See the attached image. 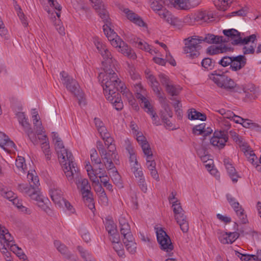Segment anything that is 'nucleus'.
I'll list each match as a JSON object with an SVG mask.
<instances>
[{
    "mask_svg": "<svg viewBox=\"0 0 261 261\" xmlns=\"http://www.w3.org/2000/svg\"><path fill=\"white\" fill-rule=\"evenodd\" d=\"M103 69L105 73H100L99 77L103 78L101 84L104 94L113 107L116 110L120 111L123 109V105L119 92L124 95L127 89L115 72L114 69H116L115 66L114 67L106 66Z\"/></svg>",
    "mask_w": 261,
    "mask_h": 261,
    "instance_id": "f257e3e1",
    "label": "nucleus"
},
{
    "mask_svg": "<svg viewBox=\"0 0 261 261\" xmlns=\"http://www.w3.org/2000/svg\"><path fill=\"white\" fill-rule=\"evenodd\" d=\"M184 41V52L188 54V57L192 59L197 58L200 55L199 50L201 48L200 44L203 42L209 44H218L226 42L222 36L212 34H207L204 37L193 36L185 39Z\"/></svg>",
    "mask_w": 261,
    "mask_h": 261,
    "instance_id": "f03ea898",
    "label": "nucleus"
},
{
    "mask_svg": "<svg viewBox=\"0 0 261 261\" xmlns=\"http://www.w3.org/2000/svg\"><path fill=\"white\" fill-rule=\"evenodd\" d=\"M57 153L68 180H72L73 177L77 178V167L74 163V158L72 153L66 148H63Z\"/></svg>",
    "mask_w": 261,
    "mask_h": 261,
    "instance_id": "7ed1b4c3",
    "label": "nucleus"
},
{
    "mask_svg": "<svg viewBox=\"0 0 261 261\" xmlns=\"http://www.w3.org/2000/svg\"><path fill=\"white\" fill-rule=\"evenodd\" d=\"M220 72V71H214L210 76V79L219 87L224 89L234 96L236 92H238V90H241L239 85L236 84L233 80L225 75L223 72Z\"/></svg>",
    "mask_w": 261,
    "mask_h": 261,
    "instance_id": "20e7f679",
    "label": "nucleus"
},
{
    "mask_svg": "<svg viewBox=\"0 0 261 261\" xmlns=\"http://www.w3.org/2000/svg\"><path fill=\"white\" fill-rule=\"evenodd\" d=\"M241 90L236 92L234 96L238 99H242L244 102L255 100L259 95V88L252 83L245 85H239Z\"/></svg>",
    "mask_w": 261,
    "mask_h": 261,
    "instance_id": "39448f33",
    "label": "nucleus"
},
{
    "mask_svg": "<svg viewBox=\"0 0 261 261\" xmlns=\"http://www.w3.org/2000/svg\"><path fill=\"white\" fill-rule=\"evenodd\" d=\"M61 81L66 89L77 98L79 105H81L83 101L84 94L80 89L79 84L67 73L62 71L60 73Z\"/></svg>",
    "mask_w": 261,
    "mask_h": 261,
    "instance_id": "423d86ee",
    "label": "nucleus"
},
{
    "mask_svg": "<svg viewBox=\"0 0 261 261\" xmlns=\"http://www.w3.org/2000/svg\"><path fill=\"white\" fill-rule=\"evenodd\" d=\"M105 144L107 146V150H105L103 153L100 154V156L104 161L106 168L108 170L113 169L115 167L113 161L116 164L119 162L115 144L114 142H112L111 144L105 143Z\"/></svg>",
    "mask_w": 261,
    "mask_h": 261,
    "instance_id": "0eeeda50",
    "label": "nucleus"
},
{
    "mask_svg": "<svg viewBox=\"0 0 261 261\" xmlns=\"http://www.w3.org/2000/svg\"><path fill=\"white\" fill-rule=\"evenodd\" d=\"M223 33L224 35L230 37L232 39L231 43L234 45H245L248 44L249 42L253 43L256 39L255 34L243 38L244 34L241 33L233 29L224 30Z\"/></svg>",
    "mask_w": 261,
    "mask_h": 261,
    "instance_id": "6e6552de",
    "label": "nucleus"
},
{
    "mask_svg": "<svg viewBox=\"0 0 261 261\" xmlns=\"http://www.w3.org/2000/svg\"><path fill=\"white\" fill-rule=\"evenodd\" d=\"M94 43L99 53L103 57V61L102 62L103 68L106 66L114 67L116 64V61L113 58L111 52L105 44L102 43L97 38H94Z\"/></svg>",
    "mask_w": 261,
    "mask_h": 261,
    "instance_id": "1a4fd4ad",
    "label": "nucleus"
},
{
    "mask_svg": "<svg viewBox=\"0 0 261 261\" xmlns=\"http://www.w3.org/2000/svg\"><path fill=\"white\" fill-rule=\"evenodd\" d=\"M172 207L174 214L175 219L179 225L180 228L184 233L189 230V223L187 217L184 214V210L181 206L179 201L176 199L172 202Z\"/></svg>",
    "mask_w": 261,
    "mask_h": 261,
    "instance_id": "9d476101",
    "label": "nucleus"
},
{
    "mask_svg": "<svg viewBox=\"0 0 261 261\" xmlns=\"http://www.w3.org/2000/svg\"><path fill=\"white\" fill-rule=\"evenodd\" d=\"M109 17L106 18V20H102L105 23L103 25V30L105 34L111 42L112 46L115 47H121L124 44V42L111 28V23Z\"/></svg>",
    "mask_w": 261,
    "mask_h": 261,
    "instance_id": "9b49d317",
    "label": "nucleus"
},
{
    "mask_svg": "<svg viewBox=\"0 0 261 261\" xmlns=\"http://www.w3.org/2000/svg\"><path fill=\"white\" fill-rule=\"evenodd\" d=\"M156 237L161 249L166 251L169 256H172L173 253L171 251L173 250L174 246L167 233L161 228L156 230Z\"/></svg>",
    "mask_w": 261,
    "mask_h": 261,
    "instance_id": "f8f14e48",
    "label": "nucleus"
},
{
    "mask_svg": "<svg viewBox=\"0 0 261 261\" xmlns=\"http://www.w3.org/2000/svg\"><path fill=\"white\" fill-rule=\"evenodd\" d=\"M77 172L79 173L77 178L73 177L72 180H68L70 183L74 182L77 185V188L80 190L82 196L91 193V187L87 179H82L78 168Z\"/></svg>",
    "mask_w": 261,
    "mask_h": 261,
    "instance_id": "ddd939ff",
    "label": "nucleus"
},
{
    "mask_svg": "<svg viewBox=\"0 0 261 261\" xmlns=\"http://www.w3.org/2000/svg\"><path fill=\"white\" fill-rule=\"evenodd\" d=\"M228 139L227 135L224 131H215L213 137L210 140V142L213 146H216L219 149H221L225 146Z\"/></svg>",
    "mask_w": 261,
    "mask_h": 261,
    "instance_id": "4468645a",
    "label": "nucleus"
},
{
    "mask_svg": "<svg viewBox=\"0 0 261 261\" xmlns=\"http://www.w3.org/2000/svg\"><path fill=\"white\" fill-rule=\"evenodd\" d=\"M149 85L151 86L152 89L159 98L160 102L162 103V107L165 109V111L168 114V115L170 117H171L172 113L170 111V108L167 103L166 98L164 96V93H162L161 91V88L160 87V84L158 81L155 83H152L150 84Z\"/></svg>",
    "mask_w": 261,
    "mask_h": 261,
    "instance_id": "2eb2a0df",
    "label": "nucleus"
},
{
    "mask_svg": "<svg viewBox=\"0 0 261 261\" xmlns=\"http://www.w3.org/2000/svg\"><path fill=\"white\" fill-rule=\"evenodd\" d=\"M172 5L174 8L178 10H189L191 8L197 6L200 2V0H173Z\"/></svg>",
    "mask_w": 261,
    "mask_h": 261,
    "instance_id": "dca6fc26",
    "label": "nucleus"
},
{
    "mask_svg": "<svg viewBox=\"0 0 261 261\" xmlns=\"http://www.w3.org/2000/svg\"><path fill=\"white\" fill-rule=\"evenodd\" d=\"M248 161L259 172H261V165L258 164V158L254 151L247 145L242 148Z\"/></svg>",
    "mask_w": 261,
    "mask_h": 261,
    "instance_id": "f3484780",
    "label": "nucleus"
},
{
    "mask_svg": "<svg viewBox=\"0 0 261 261\" xmlns=\"http://www.w3.org/2000/svg\"><path fill=\"white\" fill-rule=\"evenodd\" d=\"M232 64L230 69L234 71H238L243 68L246 64L247 59L244 55L232 56Z\"/></svg>",
    "mask_w": 261,
    "mask_h": 261,
    "instance_id": "a211bd4d",
    "label": "nucleus"
},
{
    "mask_svg": "<svg viewBox=\"0 0 261 261\" xmlns=\"http://www.w3.org/2000/svg\"><path fill=\"white\" fill-rule=\"evenodd\" d=\"M13 237L9 232L8 229L5 227L0 225V250L4 252H7L5 248V244L7 242H10L12 241Z\"/></svg>",
    "mask_w": 261,
    "mask_h": 261,
    "instance_id": "6ab92c4d",
    "label": "nucleus"
},
{
    "mask_svg": "<svg viewBox=\"0 0 261 261\" xmlns=\"http://www.w3.org/2000/svg\"><path fill=\"white\" fill-rule=\"evenodd\" d=\"M240 236L239 232H221L219 236V240L223 244H232Z\"/></svg>",
    "mask_w": 261,
    "mask_h": 261,
    "instance_id": "aec40b11",
    "label": "nucleus"
},
{
    "mask_svg": "<svg viewBox=\"0 0 261 261\" xmlns=\"http://www.w3.org/2000/svg\"><path fill=\"white\" fill-rule=\"evenodd\" d=\"M98 15L102 20H106L109 17L108 13L105 8V6L101 0H90Z\"/></svg>",
    "mask_w": 261,
    "mask_h": 261,
    "instance_id": "412c9836",
    "label": "nucleus"
},
{
    "mask_svg": "<svg viewBox=\"0 0 261 261\" xmlns=\"http://www.w3.org/2000/svg\"><path fill=\"white\" fill-rule=\"evenodd\" d=\"M0 146L6 151L9 152L15 147V145L7 136L3 133L0 132Z\"/></svg>",
    "mask_w": 261,
    "mask_h": 261,
    "instance_id": "4be33fe9",
    "label": "nucleus"
},
{
    "mask_svg": "<svg viewBox=\"0 0 261 261\" xmlns=\"http://www.w3.org/2000/svg\"><path fill=\"white\" fill-rule=\"evenodd\" d=\"M231 50L230 47L227 45L221 44L219 46H210L206 49V53L210 55H214L229 51Z\"/></svg>",
    "mask_w": 261,
    "mask_h": 261,
    "instance_id": "5701e85b",
    "label": "nucleus"
},
{
    "mask_svg": "<svg viewBox=\"0 0 261 261\" xmlns=\"http://www.w3.org/2000/svg\"><path fill=\"white\" fill-rule=\"evenodd\" d=\"M224 165L227 170V173L231 178L232 181L233 182H237L238 181V178L239 176L236 172V170L234 167L232 166L231 163L229 161V159H224Z\"/></svg>",
    "mask_w": 261,
    "mask_h": 261,
    "instance_id": "b1692460",
    "label": "nucleus"
},
{
    "mask_svg": "<svg viewBox=\"0 0 261 261\" xmlns=\"http://www.w3.org/2000/svg\"><path fill=\"white\" fill-rule=\"evenodd\" d=\"M20 124L23 127L24 130L27 134L31 141L33 143L35 144V143L37 142V138L35 134L30 126V124L28 121V119H26L23 121V122H22V123Z\"/></svg>",
    "mask_w": 261,
    "mask_h": 261,
    "instance_id": "393cba45",
    "label": "nucleus"
},
{
    "mask_svg": "<svg viewBox=\"0 0 261 261\" xmlns=\"http://www.w3.org/2000/svg\"><path fill=\"white\" fill-rule=\"evenodd\" d=\"M50 196L51 200L56 204L61 205L65 199L63 197V193L60 189H54L50 191Z\"/></svg>",
    "mask_w": 261,
    "mask_h": 261,
    "instance_id": "a878e982",
    "label": "nucleus"
},
{
    "mask_svg": "<svg viewBox=\"0 0 261 261\" xmlns=\"http://www.w3.org/2000/svg\"><path fill=\"white\" fill-rule=\"evenodd\" d=\"M14 242L13 241V239H12V241L9 242H7L5 244V248L6 249V251L7 252H4L1 251V252L4 254L7 258H10V253L8 251V250L10 249L13 253H15L17 251L21 252V248H19L17 245L14 244ZM7 261H11L10 259H7Z\"/></svg>",
    "mask_w": 261,
    "mask_h": 261,
    "instance_id": "bb28decb",
    "label": "nucleus"
},
{
    "mask_svg": "<svg viewBox=\"0 0 261 261\" xmlns=\"http://www.w3.org/2000/svg\"><path fill=\"white\" fill-rule=\"evenodd\" d=\"M233 208L237 215L239 217L241 222L243 224H245L247 222V216L244 213V210L240 206L238 201L234 202L230 204Z\"/></svg>",
    "mask_w": 261,
    "mask_h": 261,
    "instance_id": "cd10ccee",
    "label": "nucleus"
},
{
    "mask_svg": "<svg viewBox=\"0 0 261 261\" xmlns=\"http://www.w3.org/2000/svg\"><path fill=\"white\" fill-rule=\"evenodd\" d=\"M233 208L237 215L239 217L241 222L243 224H245L247 222V216L244 213V210L240 206L238 201L234 202L230 204Z\"/></svg>",
    "mask_w": 261,
    "mask_h": 261,
    "instance_id": "c85d7f7f",
    "label": "nucleus"
},
{
    "mask_svg": "<svg viewBox=\"0 0 261 261\" xmlns=\"http://www.w3.org/2000/svg\"><path fill=\"white\" fill-rule=\"evenodd\" d=\"M54 245L57 249L62 254L65 256L67 259H70L72 256V254L69 251L68 248L59 241L56 240L54 242Z\"/></svg>",
    "mask_w": 261,
    "mask_h": 261,
    "instance_id": "c756f323",
    "label": "nucleus"
},
{
    "mask_svg": "<svg viewBox=\"0 0 261 261\" xmlns=\"http://www.w3.org/2000/svg\"><path fill=\"white\" fill-rule=\"evenodd\" d=\"M33 111L32 118L33 124L36 128V133L38 135H41L43 129L41 121L40 120L38 112L36 111L35 109L33 110Z\"/></svg>",
    "mask_w": 261,
    "mask_h": 261,
    "instance_id": "7c9ffc66",
    "label": "nucleus"
},
{
    "mask_svg": "<svg viewBox=\"0 0 261 261\" xmlns=\"http://www.w3.org/2000/svg\"><path fill=\"white\" fill-rule=\"evenodd\" d=\"M123 243L125 245L126 250L130 253L134 254L136 252L137 245L136 243L134 242V238L132 236V238L129 237L123 239Z\"/></svg>",
    "mask_w": 261,
    "mask_h": 261,
    "instance_id": "2f4dec72",
    "label": "nucleus"
},
{
    "mask_svg": "<svg viewBox=\"0 0 261 261\" xmlns=\"http://www.w3.org/2000/svg\"><path fill=\"white\" fill-rule=\"evenodd\" d=\"M101 138L104 141L105 143H110L114 142V140L112 137H111L110 134L108 132L105 126L99 127L97 129Z\"/></svg>",
    "mask_w": 261,
    "mask_h": 261,
    "instance_id": "473e14b6",
    "label": "nucleus"
},
{
    "mask_svg": "<svg viewBox=\"0 0 261 261\" xmlns=\"http://www.w3.org/2000/svg\"><path fill=\"white\" fill-rule=\"evenodd\" d=\"M201 64L205 70L210 71L215 68L217 62L210 58H205L201 61Z\"/></svg>",
    "mask_w": 261,
    "mask_h": 261,
    "instance_id": "72a5a7b5",
    "label": "nucleus"
},
{
    "mask_svg": "<svg viewBox=\"0 0 261 261\" xmlns=\"http://www.w3.org/2000/svg\"><path fill=\"white\" fill-rule=\"evenodd\" d=\"M188 118L191 120L198 119L204 121L206 119V116L204 114L196 111L195 109H191L188 111Z\"/></svg>",
    "mask_w": 261,
    "mask_h": 261,
    "instance_id": "f704fd0d",
    "label": "nucleus"
},
{
    "mask_svg": "<svg viewBox=\"0 0 261 261\" xmlns=\"http://www.w3.org/2000/svg\"><path fill=\"white\" fill-rule=\"evenodd\" d=\"M213 17L211 16L210 14L206 11H201L197 13V14L193 19L196 21L201 22H208L211 21V19Z\"/></svg>",
    "mask_w": 261,
    "mask_h": 261,
    "instance_id": "c9c22d12",
    "label": "nucleus"
},
{
    "mask_svg": "<svg viewBox=\"0 0 261 261\" xmlns=\"http://www.w3.org/2000/svg\"><path fill=\"white\" fill-rule=\"evenodd\" d=\"M15 165L17 169V171H16L15 172H17L18 174H20L21 173H25L26 165L24 158L18 156V158L16 160Z\"/></svg>",
    "mask_w": 261,
    "mask_h": 261,
    "instance_id": "e433bc0d",
    "label": "nucleus"
},
{
    "mask_svg": "<svg viewBox=\"0 0 261 261\" xmlns=\"http://www.w3.org/2000/svg\"><path fill=\"white\" fill-rule=\"evenodd\" d=\"M120 49V51L125 56L129 57L132 59H135L136 58V55L134 51L130 49L127 45L125 44L124 42V44L121 45V47H119Z\"/></svg>",
    "mask_w": 261,
    "mask_h": 261,
    "instance_id": "4c0bfd02",
    "label": "nucleus"
},
{
    "mask_svg": "<svg viewBox=\"0 0 261 261\" xmlns=\"http://www.w3.org/2000/svg\"><path fill=\"white\" fill-rule=\"evenodd\" d=\"M213 1L216 7L222 11H225L232 2V0H213Z\"/></svg>",
    "mask_w": 261,
    "mask_h": 261,
    "instance_id": "58836bf2",
    "label": "nucleus"
},
{
    "mask_svg": "<svg viewBox=\"0 0 261 261\" xmlns=\"http://www.w3.org/2000/svg\"><path fill=\"white\" fill-rule=\"evenodd\" d=\"M165 88L167 92L172 96H177L181 90V88L179 86L174 85L172 82Z\"/></svg>",
    "mask_w": 261,
    "mask_h": 261,
    "instance_id": "ea45409f",
    "label": "nucleus"
},
{
    "mask_svg": "<svg viewBox=\"0 0 261 261\" xmlns=\"http://www.w3.org/2000/svg\"><path fill=\"white\" fill-rule=\"evenodd\" d=\"M162 18L164 19L168 23L172 24H175V18L166 9L161 11L159 15Z\"/></svg>",
    "mask_w": 261,
    "mask_h": 261,
    "instance_id": "a19ab883",
    "label": "nucleus"
},
{
    "mask_svg": "<svg viewBox=\"0 0 261 261\" xmlns=\"http://www.w3.org/2000/svg\"><path fill=\"white\" fill-rule=\"evenodd\" d=\"M163 3H165V0H154L150 4L151 9L158 13L159 15L161 11H164V9H163Z\"/></svg>",
    "mask_w": 261,
    "mask_h": 261,
    "instance_id": "79ce46f5",
    "label": "nucleus"
},
{
    "mask_svg": "<svg viewBox=\"0 0 261 261\" xmlns=\"http://www.w3.org/2000/svg\"><path fill=\"white\" fill-rule=\"evenodd\" d=\"M111 171V178L114 184L119 188H122V183L121 179V176L116 168Z\"/></svg>",
    "mask_w": 261,
    "mask_h": 261,
    "instance_id": "37998d69",
    "label": "nucleus"
},
{
    "mask_svg": "<svg viewBox=\"0 0 261 261\" xmlns=\"http://www.w3.org/2000/svg\"><path fill=\"white\" fill-rule=\"evenodd\" d=\"M93 194L92 193L89 194H86L82 196L83 200L86 205L92 211L95 210V204L94 199L92 197Z\"/></svg>",
    "mask_w": 261,
    "mask_h": 261,
    "instance_id": "c03bdc74",
    "label": "nucleus"
},
{
    "mask_svg": "<svg viewBox=\"0 0 261 261\" xmlns=\"http://www.w3.org/2000/svg\"><path fill=\"white\" fill-rule=\"evenodd\" d=\"M230 134L233 140L242 148L247 145V144L243 141L242 137L240 136L237 133L233 131H230Z\"/></svg>",
    "mask_w": 261,
    "mask_h": 261,
    "instance_id": "a18cd8bd",
    "label": "nucleus"
},
{
    "mask_svg": "<svg viewBox=\"0 0 261 261\" xmlns=\"http://www.w3.org/2000/svg\"><path fill=\"white\" fill-rule=\"evenodd\" d=\"M105 227L109 234H114L117 231V226L112 220H106Z\"/></svg>",
    "mask_w": 261,
    "mask_h": 261,
    "instance_id": "49530a36",
    "label": "nucleus"
},
{
    "mask_svg": "<svg viewBox=\"0 0 261 261\" xmlns=\"http://www.w3.org/2000/svg\"><path fill=\"white\" fill-rule=\"evenodd\" d=\"M120 228L121 234L123 237V238L129 237V239H131L132 236H133L129 224L122 226Z\"/></svg>",
    "mask_w": 261,
    "mask_h": 261,
    "instance_id": "de8ad7c7",
    "label": "nucleus"
},
{
    "mask_svg": "<svg viewBox=\"0 0 261 261\" xmlns=\"http://www.w3.org/2000/svg\"><path fill=\"white\" fill-rule=\"evenodd\" d=\"M128 99L129 103L132 106L134 109L138 111L139 109V107L136 101V100L133 97L132 94L129 92V90L127 89V91H126L124 95Z\"/></svg>",
    "mask_w": 261,
    "mask_h": 261,
    "instance_id": "09e8293b",
    "label": "nucleus"
},
{
    "mask_svg": "<svg viewBox=\"0 0 261 261\" xmlns=\"http://www.w3.org/2000/svg\"><path fill=\"white\" fill-rule=\"evenodd\" d=\"M77 249L81 254V257L84 258L86 261H88L89 259L90 261H92L91 259V254L87 250L85 249L81 246L77 247Z\"/></svg>",
    "mask_w": 261,
    "mask_h": 261,
    "instance_id": "8fccbe9b",
    "label": "nucleus"
},
{
    "mask_svg": "<svg viewBox=\"0 0 261 261\" xmlns=\"http://www.w3.org/2000/svg\"><path fill=\"white\" fill-rule=\"evenodd\" d=\"M218 64L224 67H227L229 65L231 66V65L232 64V57L227 56H224L219 61Z\"/></svg>",
    "mask_w": 261,
    "mask_h": 261,
    "instance_id": "3c124183",
    "label": "nucleus"
},
{
    "mask_svg": "<svg viewBox=\"0 0 261 261\" xmlns=\"http://www.w3.org/2000/svg\"><path fill=\"white\" fill-rule=\"evenodd\" d=\"M140 146L146 158L153 156L150 145L147 141L140 145Z\"/></svg>",
    "mask_w": 261,
    "mask_h": 261,
    "instance_id": "603ef678",
    "label": "nucleus"
},
{
    "mask_svg": "<svg viewBox=\"0 0 261 261\" xmlns=\"http://www.w3.org/2000/svg\"><path fill=\"white\" fill-rule=\"evenodd\" d=\"M131 169L137 180L140 178H145L143 172L140 166H132Z\"/></svg>",
    "mask_w": 261,
    "mask_h": 261,
    "instance_id": "864d4df0",
    "label": "nucleus"
},
{
    "mask_svg": "<svg viewBox=\"0 0 261 261\" xmlns=\"http://www.w3.org/2000/svg\"><path fill=\"white\" fill-rule=\"evenodd\" d=\"M138 40L139 39H137V41H136V45L138 48L148 51L150 54H152L153 51L155 53L154 50L151 49L150 46L146 42H143L141 41H138Z\"/></svg>",
    "mask_w": 261,
    "mask_h": 261,
    "instance_id": "5fc2aeb1",
    "label": "nucleus"
},
{
    "mask_svg": "<svg viewBox=\"0 0 261 261\" xmlns=\"http://www.w3.org/2000/svg\"><path fill=\"white\" fill-rule=\"evenodd\" d=\"M141 105L144 109L145 111L148 114H152L154 112L153 107L148 99L143 101V102L141 103Z\"/></svg>",
    "mask_w": 261,
    "mask_h": 261,
    "instance_id": "6e6d98bb",
    "label": "nucleus"
},
{
    "mask_svg": "<svg viewBox=\"0 0 261 261\" xmlns=\"http://www.w3.org/2000/svg\"><path fill=\"white\" fill-rule=\"evenodd\" d=\"M158 76L161 83L163 86H165V88L167 87V85H169V84L172 83L169 77L163 73H160Z\"/></svg>",
    "mask_w": 261,
    "mask_h": 261,
    "instance_id": "4d7b16f0",
    "label": "nucleus"
},
{
    "mask_svg": "<svg viewBox=\"0 0 261 261\" xmlns=\"http://www.w3.org/2000/svg\"><path fill=\"white\" fill-rule=\"evenodd\" d=\"M146 165L149 171L156 169V163L154 160L152 159V156L146 158Z\"/></svg>",
    "mask_w": 261,
    "mask_h": 261,
    "instance_id": "13d9d810",
    "label": "nucleus"
},
{
    "mask_svg": "<svg viewBox=\"0 0 261 261\" xmlns=\"http://www.w3.org/2000/svg\"><path fill=\"white\" fill-rule=\"evenodd\" d=\"M91 159L92 162H94L96 164L101 165V160L98 157L97 152L95 149L91 150Z\"/></svg>",
    "mask_w": 261,
    "mask_h": 261,
    "instance_id": "bf43d9fd",
    "label": "nucleus"
},
{
    "mask_svg": "<svg viewBox=\"0 0 261 261\" xmlns=\"http://www.w3.org/2000/svg\"><path fill=\"white\" fill-rule=\"evenodd\" d=\"M27 178L29 180H32V182L33 183V185H32L33 187L36 188L38 187V185H39L38 177L37 176H34L33 173L29 172L27 175Z\"/></svg>",
    "mask_w": 261,
    "mask_h": 261,
    "instance_id": "052dcab7",
    "label": "nucleus"
},
{
    "mask_svg": "<svg viewBox=\"0 0 261 261\" xmlns=\"http://www.w3.org/2000/svg\"><path fill=\"white\" fill-rule=\"evenodd\" d=\"M137 184L142 192L144 193H146L147 192V186L145 178H140V179H138Z\"/></svg>",
    "mask_w": 261,
    "mask_h": 261,
    "instance_id": "680f3d73",
    "label": "nucleus"
},
{
    "mask_svg": "<svg viewBox=\"0 0 261 261\" xmlns=\"http://www.w3.org/2000/svg\"><path fill=\"white\" fill-rule=\"evenodd\" d=\"M55 26L56 27V30L58 31V32L60 35H65V29L63 25L61 23L60 20L57 19L56 20V22L55 23Z\"/></svg>",
    "mask_w": 261,
    "mask_h": 261,
    "instance_id": "e2e57ef3",
    "label": "nucleus"
},
{
    "mask_svg": "<svg viewBox=\"0 0 261 261\" xmlns=\"http://www.w3.org/2000/svg\"><path fill=\"white\" fill-rule=\"evenodd\" d=\"M205 125L203 123L200 124L199 125H196L193 129V133L196 134L197 132L198 135H203V133H204V128Z\"/></svg>",
    "mask_w": 261,
    "mask_h": 261,
    "instance_id": "0e129e2a",
    "label": "nucleus"
},
{
    "mask_svg": "<svg viewBox=\"0 0 261 261\" xmlns=\"http://www.w3.org/2000/svg\"><path fill=\"white\" fill-rule=\"evenodd\" d=\"M93 183L94 184V190L97 195L105 191L104 189L102 188V186L99 184V180H94V182Z\"/></svg>",
    "mask_w": 261,
    "mask_h": 261,
    "instance_id": "69168bd1",
    "label": "nucleus"
},
{
    "mask_svg": "<svg viewBox=\"0 0 261 261\" xmlns=\"http://www.w3.org/2000/svg\"><path fill=\"white\" fill-rule=\"evenodd\" d=\"M2 196L11 201L13 198H15L14 193L11 191H9L7 188H6L4 193H2Z\"/></svg>",
    "mask_w": 261,
    "mask_h": 261,
    "instance_id": "338daca9",
    "label": "nucleus"
},
{
    "mask_svg": "<svg viewBox=\"0 0 261 261\" xmlns=\"http://www.w3.org/2000/svg\"><path fill=\"white\" fill-rule=\"evenodd\" d=\"M124 12L126 14L127 18L132 22L134 20L135 18L138 16L128 9H125Z\"/></svg>",
    "mask_w": 261,
    "mask_h": 261,
    "instance_id": "774afa93",
    "label": "nucleus"
}]
</instances>
